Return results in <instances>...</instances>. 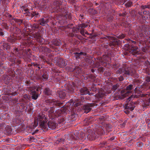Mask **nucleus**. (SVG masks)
<instances>
[{"instance_id": "nucleus-1", "label": "nucleus", "mask_w": 150, "mask_h": 150, "mask_svg": "<svg viewBox=\"0 0 150 150\" xmlns=\"http://www.w3.org/2000/svg\"><path fill=\"white\" fill-rule=\"evenodd\" d=\"M47 118L45 117L43 114H39L35 119V124H39L42 129H48L49 127L52 129H54L56 127V124L52 120L49 121L48 122Z\"/></svg>"}, {"instance_id": "nucleus-2", "label": "nucleus", "mask_w": 150, "mask_h": 150, "mask_svg": "<svg viewBox=\"0 0 150 150\" xmlns=\"http://www.w3.org/2000/svg\"><path fill=\"white\" fill-rule=\"evenodd\" d=\"M138 96L143 98V101L146 105H150V93L148 92L146 94L141 93Z\"/></svg>"}, {"instance_id": "nucleus-3", "label": "nucleus", "mask_w": 150, "mask_h": 150, "mask_svg": "<svg viewBox=\"0 0 150 150\" xmlns=\"http://www.w3.org/2000/svg\"><path fill=\"white\" fill-rule=\"evenodd\" d=\"M132 89V85H130L127 87L126 90H123L121 91L122 96L123 97L128 96L129 93H131V90Z\"/></svg>"}, {"instance_id": "nucleus-4", "label": "nucleus", "mask_w": 150, "mask_h": 150, "mask_svg": "<svg viewBox=\"0 0 150 150\" xmlns=\"http://www.w3.org/2000/svg\"><path fill=\"white\" fill-rule=\"evenodd\" d=\"M146 82L145 83L144 85L143 86L142 88H139V91L140 92H142L143 88L144 90H146L148 88H150V83H149V82H150V78L149 77H147L146 78Z\"/></svg>"}, {"instance_id": "nucleus-5", "label": "nucleus", "mask_w": 150, "mask_h": 150, "mask_svg": "<svg viewBox=\"0 0 150 150\" xmlns=\"http://www.w3.org/2000/svg\"><path fill=\"white\" fill-rule=\"evenodd\" d=\"M35 88L33 87L32 88H31L30 89L32 95V98L34 100H36L38 97V95L35 90Z\"/></svg>"}, {"instance_id": "nucleus-6", "label": "nucleus", "mask_w": 150, "mask_h": 150, "mask_svg": "<svg viewBox=\"0 0 150 150\" xmlns=\"http://www.w3.org/2000/svg\"><path fill=\"white\" fill-rule=\"evenodd\" d=\"M93 106L92 104H88L84 105L83 107V109L84 110V112L87 113L90 112L91 109V107Z\"/></svg>"}, {"instance_id": "nucleus-7", "label": "nucleus", "mask_w": 150, "mask_h": 150, "mask_svg": "<svg viewBox=\"0 0 150 150\" xmlns=\"http://www.w3.org/2000/svg\"><path fill=\"white\" fill-rule=\"evenodd\" d=\"M119 71L120 74H122V73H124V74L126 75H130L131 76L133 75L132 71L130 69H128L126 70L123 69L122 71L121 69H120Z\"/></svg>"}, {"instance_id": "nucleus-8", "label": "nucleus", "mask_w": 150, "mask_h": 150, "mask_svg": "<svg viewBox=\"0 0 150 150\" xmlns=\"http://www.w3.org/2000/svg\"><path fill=\"white\" fill-rule=\"evenodd\" d=\"M74 56H75L76 59L81 58H83V56L85 55V53L83 52H80V53H74Z\"/></svg>"}, {"instance_id": "nucleus-9", "label": "nucleus", "mask_w": 150, "mask_h": 150, "mask_svg": "<svg viewBox=\"0 0 150 150\" xmlns=\"http://www.w3.org/2000/svg\"><path fill=\"white\" fill-rule=\"evenodd\" d=\"M47 103H49L50 105H55L59 106L60 104V103L54 101V100H49L47 101Z\"/></svg>"}, {"instance_id": "nucleus-10", "label": "nucleus", "mask_w": 150, "mask_h": 150, "mask_svg": "<svg viewBox=\"0 0 150 150\" xmlns=\"http://www.w3.org/2000/svg\"><path fill=\"white\" fill-rule=\"evenodd\" d=\"M81 95H86L89 94V91L86 88H81L80 91Z\"/></svg>"}, {"instance_id": "nucleus-11", "label": "nucleus", "mask_w": 150, "mask_h": 150, "mask_svg": "<svg viewBox=\"0 0 150 150\" xmlns=\"http://www.w3.org/2000/svg\"><path fill=\"white\" fill-rule=\"evenodd\" d=\"M104 92L101 89L99 91V92L96 94L97 97L101 98L104 95Z\"/></svg>"}, {"instance_id": "nucleus-12", "label": "nucleus", "mask_w": 150, "mask_h": 150, "mask_svg": "<svg viewBox=\"0 0 150 150\" xmlns=\"http://www.w3.org/2000/svg\"><path fill=\"white\" fill-rule=\"evenodd\" d=\"M69 105H74V106L75 107L78 106L79 105H81V103L79 102H78L77 103H75L74 102L73 100H71L69 101V103L67 105V106H68Z\"/></svg>"}, {"instance_id": "nucleus-13", "label": "nucleus", "mask_w": 150, "mask_h": 150, "mask_svg": "<svg viewBox=\"0 0 150 150\" xmlns=\"http://www.w3.org/2000/svg\"><path fill=\"white\" fill-rule=\"evenodd\" d=\"M132 50V53L133 54H135L138 53V47H133L131 48Z\"/></svg>"}, {"instance_id": "nucleus-14", "label": "nucleus", "mask_w": 150, "mask_h": 150, "mask_svg": "<svg viewBox=\"0 0 150 150\" xmlns=\"http://www.w3.org/2000/svg\"><path fill=\"white\" fill-rule=\"evenodd\" d=\"M40 24L43 26L45 25L47 23L46 18H42L40 20Z\"/></svg>"}, {"instance_id": "nucleus-15", "label": "nucleus", "mask_w": 150, "mask_h": 150, "mask_svg": "<svg viewBox=\"0 0 150 150\" xmlns=\"http://www.w3.org/2000/svg\"><path fill=\"white\" fill-rule=\"evenodd\" d=\"M125 107L126 109H129L131 111H132L134 109V106H131L129 104H127L126 105Z\"/></svg>"}, {"instance_id": "nucleus-16", "label": "nucleus", "mask_w": 150, "mask_h": 150, "mask_svg": "<svg viewBox=\"0 0 150 150\" xmlns=\"http://www.w3.org/2000/svg\"><path fill=\"white\" fill-rule=\"evenodd\" d=\"M66 94L64 91H60L59 93V96L60 98H64Z\"/></svg>"}, {"instance_id": "nucleus-17", "label": "nucleus", "mask_w": 150, "mask_h": 150, "mask_svg": "<svg viewBox=\"0 0 150 150\" xmlns=\"http://www.w3.org/2000/svg\"><path fill=\"white\" fill-rule=\"evenodd\" d=\"M48 77V75L46 74H44L42 77L41 79L43 81L46 80Z\"/></svg>"}, {"instance_id": "nucleus-18", "label": "nucleus", "mask_w": 150, "mask_h": 150, "mask_svg": "<svg viewBox=\"0 0 150 150\" xmlns=\"http://www.w3.org/2000/svg\"><path fill=\"white\" fill-rule=\"evenodd\" d=\"M44 93H45V94L49 95L50 94V92H49V89L48 88H46L45 89L44 91Z\"/></svg>"}, {"instance_id": "nucleus-19", "label": "nucleus", "mask_w": 150, "mask_h": 150, "mask_svg": "<svg viewBox=\"0 0 150 150\" xmlns=\"http://www.w3.org/2000/svg\"><path fill=\"white\" fill-rule=\"evenodd\" d=\"M23 12L24 13H26L28 14L29 13V11L28 8H25L23 10Z\"/></svg>"}, {"instance_id": "nucleus-20", "label": "nucleus", "mask_w": 150, "mask_h": 150, "mask_svg": "<svg viewBox=\"0 0 150 150\" xmlns=\"http://www.w3.org/2000/svg\"><path fill=\"white\" fill-rule=\"evenodd\" d=\"M85 30L83 28H82L80 30V33L83 35H85Z\"/></svg>"}, {"instance_id": "nucleus-21", "label": "nucleus", "mask_w": 150, "mask_h": 150, "mask_svg": "<svg viewBox=\"0 0 150 150\" xmlns=\"http://www.w3.org/2000/svg\"><path fill=\"white\" fill-rule=\"evenodd\" d=\"M145 64H146V66H147V68H148L150 67V64L149 62L147 61L146 62H145Z\"/></svg>"}, {"instance_id": "nucleus-22", "label": "nucleus", "mask_w": 150, "mask_h": 150, "mask_svg": "<svg viewBox=\"0 0 150 150\" xmlns=\"http://www.w3.org/2000/svg\"><path fill=\"white\" fill-rule=\"evenodd\" d=\"M53 107H52L50 109V110L49 111V113H52L54 112V110Z\"/></svg>"}, {"instance_id": "nucleus-23", "label": "nucleus", "mask_w": 150, "mask_h": 150, "mask_svg": "<svg viewBox=\"0 0 150 150\" xmlns=\"http://www.w3.org/2000/svg\"><path fill=\"white\" fill-rule=\"evenodd\" d=\"M133 96H131L130 97H129L127 99V102H129L132 99V98H133Z\"/></svg>"}, {"instance_id": "nucleus-24", "label": "nucleus", "mask_w": 150, "mask_h": 150, "mask_svg": "<svg viewBox=\"0 0 150 150\" xmlns=\"http://www.w3.org/2000/svg\"><path fill=\"white\" fill-rule=\"evenodd\" d=\"M66 66V64H65V61H62V65L61 66V67H64V66Z\"/></svg>"}, {"instance_id": "nucleus-25", "label": "nucleus", "mask_w": 150, "mask_h": 150, "mask_svg": "<svg viewBox=\"0 0 150 150\" xmlns=\"http://www.w3.org/2000/svg\"><path fill=\"white\" fill-rule=\"evenodd\" d=\"M117 88V85H114L113 86L112 89L113 90H115Z\"/></svg>"}, {"instance_id": "nucleus-26", "label": "nucleus", "mask_w": 150, "mask_h": 150, "mask_svg": "<svg viewBox=\"0 0 150 150\" xmlns=\"http://www.w3.org/2000/svg\"><path fill=\"white\" fill-rule=\"evenodd\" d=\"M123 77L122 76H120L119 77V80L120 81H123Z\"/></svg>"}, {"instance_id": "nucleus-27", "label": "nucleus", "mask_w": 150, "mask_h": 150, "mask_svg": "<svg viewBox=\"0 0 150 150\" xmlns=\"http://www.w3.org/2000/svg\"><path fill=\"white\" fill-rule=\"evenodd\" d=\"M142 51L144 52H146L147 51V49L146 47H143L142 49Z\"/></svg>"}, {"instance_id": "nucleus-28", "label": "nucleus", "mask_w": 150, "mask_h": 150, "mask_svg": "<svg viewBox=\"0 0 150 150\" xmlns=\"http://www.w3.org/2000/svg\"><path fill=\"white\" fill-rule=\"evenodd\" d=\"M125 37V35L124 34H122L120 36H119V38L122 39L124 38Z\"/></svg>"}, {"instance_id": "nucleus-29", "label": "nucleus", "mask_w": 150, "mask_h": 150, "mask_svg": "<svg viewBox=\"0 0 150 150\" xmlns=\"http://www.w3.org/2000/svg\"><path fill=\"white\" fill-rule=\"evenodd\" d=\"M81 26L82 28H85L87 26V25L84 24H82L81 25Z\"/></svg>"}, {"instance_id": "nucleus-30", "label": "nucleus", "mask_w": 150, "mask_h": 150, "mask_svg": "<svg viewBox=\"0 0 150 150\" xmlns=\"http://www.w3.org/2000/svg\"><path fill=\"white\" fill-rule=\"evenodd\" d=\"M38 13L36 12H34L33 13V16H36L38 15Z\"/></svg>"}, {"instance_id": "nucleus-31", "label": "nucleus", "mask_w": 150, "mask_h": 150, "mask_svg": "<svg viewBox=\"0 0 150 150\" xmlns=\"http://www.w3.org/2000/svg\"><path fill=\"white\" fill-rule=\"evenodd\" d=\"M34 27L35 28H38V26L37 25V24H35V25H34Z\"/></svg>"}, {"instance_id": "nucleus-32", "label": "nucleus", "mask_w": 150, "mask_h": 150, "mask_svg": "<svg viewBox=\"0 0 150 150\" xmlns=\"http://www.w3.org/2000/svg\"><path fill=\"white\" fill-rule=\"evenodd\" d=\"M84 33H85V34L89 35V33H88L86 30H85V31Z\"/></svg>"}, {"instance_id": "nucleus-33", "label": "nucleus", "mask_w": 150, "mask_h": 150, "mask_svg": "<svg viewBox=\"0 0 150 150\" xmlns=\"http://www.w3.org/2000/svg\"><path fill=\"white\" fill-rule=\"evenodd\" d=\"M124 112L127 114H128L129 113V112L127 110H125V111Z\"/></svg>"}, {"instance_id": "nucleus-34", "label": "nucleus", "mask_w": 150, "mask_h": 150, "mask_svg": "<svg viewBox=\"0 0 150 150\" xmlns=\"http://www.w3.org/2000/svg\"><path fill=\"white\" fill-rule=\"evenodd\" d=\"M4 35V33L2 31H0V35Z\"/></svg>"}, {"instance_id": "nucleus-35", "label": "nucleus", "mask_w": 150, "mask_h": 150, "mask_svg": "<svg viewBox=\"0 0 150 150\" xmlns=\"http://www.w3.org/2000/svg\"><path fill=\"white\" fill-rule=\"evenodd\" d=\"M9 39H10V38H9L8 39V40L10 42H13L14 41V40H10V41H9Z\"/></svg>"}, {"instance_id": "nucleus-36", "label": "nucleus", "mask_w": 150, "mask_h": 150, "mask_svg": "<svg viewBox=\"0 0 150 150\" xmlns=\"http://www.w3.org/2000/svg\"><path fill=\"white\" fill-rule=\"evenodd\" d=\"M61 111V110H58V111H57V112H59V113H60Z\"/></svg>"}, {"instance_id": "nucleus-37", "label": "nucleus", "mask_w": 150, "mask_h": 150, "mask_svg": "<svg viewBox=\"0 0 150 150\" xmlns=\"http://www.w3.org/2000/svg\"><path fill=\"white\" fill-rule=\"evenodd\" d=\"M137 145H138V144H140V145H142V143H140V142H138V143H137Z\"/></svg>"}, {"instance_id": "nucleus-38", "label": "nucleus", "mask_w": 150, "mask_h": 150, "mask_svg": "<svg viewBox=\"0 0 150 150\" xmlns=\"http://www.w3.org/2000/svg\"><path fill=\"white\" fill-rule=\"evenodd\" d=\"M149 8V6H144V8Z\"/></svg>"}, {"instance_id": "nucleus-39", "label": "nucleus", "mask_w": 150, "mask_h": 150, "mask_svg": "<svg viewBox=\"0 0 150 150\" xmlns=\"http://www.w3.org/2000/svg\"><path fill=\"white\" fill-rule=\"evenodd\" d=\"M132 42L134 44H135V43H136V42L134 41H132Z\"/></svg>"}, {"instance_id": "nucleus-40", "label": "nucleus", "mask_w": 150, "mask_h": 150, "mask_svg": "<svg viewBox=\"0 0 150 150\" xmlns=\"http://www.w3.org/2000/svg\"><path fill=\"white\" fill-rule=\"evenodd\" d=\"M38 90H39V89L37 88L36 90L37 91H38Z\"/></svg>"}, {"instance_id": "nucleus-41", "label": "nucleus", "mask_w": 150, "mask_h": 150, "mask_svg": "<svg viewBox=\"0 0 150 150\" xmlns=\"http://www.w3.org/2000/svg\"><path fill=\"white\" fill-rule=\"evenodd\" d=\"M30 50V49H28V51H29Z\"/></svg>"}, {"instance_id": "nucleus-42", "label": "nucleus", "mask_w": 150, "mask_h": 150, "mask_svg": "<svg viewBox=\"0 0 150 150\" xmlns=\"http://www.w3.org/2000/svg\"><path fill=\"white\" fill-rule=\"evenodd\" d=\"M130 5H130H130H129L128 6L129 7V6H130Z\"/></svg>"}, {"instance_id": "nucleus-43", "label": "nucleus", "mask_w": 150, "mask_h": 150, "mask_svg": "<svg viewBox=\"0 0 150 150\" xmlns=\"http://www.w3.org/2000/svg\"><path fill=\"white\" fill-rule=\"evenodd\" d=\"M149 17L150 18V14H149Z\"/></svg>"}, {"instance_id": "nucleus-44", "label": "nucleus", "mask_w": 150, "mask_h": 150, "mask_svg": "<svg viewBox=\"0 0 150 150\" xmlns=\"http://www.w3.org/2000/svg\"><path fill=\"white\" fill-rule=\"evenodd\" d=\"M136 89L138 90V88H136Z\"/></svg>"}]
</instances>
